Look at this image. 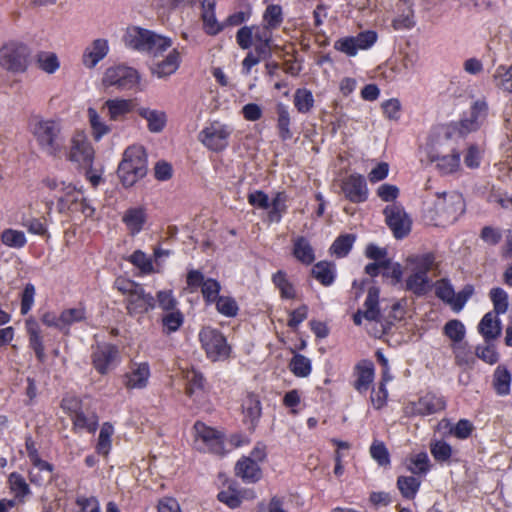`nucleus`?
Wrapping results in <instances>:
<instances>
[{
  "label": "nucleus",
  "instance_id": "f257e3e1",
  "mask_svg": "<svg viewBox=\"0 0 512 512\" xmlns=\"http://www.w3.org/2000/svg\"><path fill=\"white\" fill-rule=\"evenodd\" d=\"M283 21L282 8L270 4L263 14V25L243 26L236 33V43L243 50H250L242 61L241 73L248 76L251 69L271 56L272 30Z\"/></svg>",
  "mask_w": 512,
  "mask_h": 512
},
{
  "label": "nucleus",
  "instance_id": "f03ea898",
  "mask_svg": "<svg viewBox=\"0 0 512 512\" xmlns=\"http://www.w3.org/2000/svg\"><path fill=\"white\" fill-rule=\"evenodd\" d=\"M465 210L461 194L452 192L436 193L432 200L425 202L424 216L435 226L454 223Z\"/></svg>",
  "mask_w": 512,
  "mask_h": 512
},
{
  "label": "nucleus",
  "instance_id": "7ed1b4c3",
  "mask_svg": "<svg viewBox=\"0 0 512 512\" xmlns=\"http://www.w3.org/2000/svg\"><path fill=\"white\" fill-rule=\"evenodd\" d=\"M28 130L46 155L58 157L63 152L65 138L59 121L35 116L29 120Z\"/></svg>",
  "mask_w": 512,
  "mask_h": 512
},
{
  "label": "nucleus",
  "instance_id": "20e7f679",
  "mask_svg": "<svg viewBox=\"0 0 512 512\" xmlns=\"http://www.w3.org/2000/svg\"><path fill=\"white\" fill-rule=\"evenodd\" d=\"M114 287L124 296L125 308L131 317L141 318L156 307L155 297L134 280L118 277Z\"/></svg>",
  "mask_w": 512,
  "mask_h": 512
},
{
  "label": "nucleus",
  "instance_id": "39448f33",
  "mask_svg": "<svg viewBox=\"0 0 512 512\" xmlns=\"http://www.w3.org/2000/svg\"><path fill=\"white\" fill-rule=\"evenodd\" d=\"M433 266L434 256L430 253L409 256L405 263V270L409 274L405 281V289L416 296L427 294L432 286L428 272Z\"/></svg>",
  "mask_w": 512,
  "mask_h": 512
},
{
  "label": "nucleus",
  "instance_id": "423d86ee",
  "mask_svg": "<svg viewBox=\"0 0 512 512\" xmlns=\"http://www.w3.org/2000/svg\"><path fill=\"white\" fill-rule=\"evenodd\" d=\"M125 45L131 49L148 52L157 56L171 47L170 38L160 36L153 31L138 26H130L123 36Z\"/></svg>",
  "mask_w": 512,
  "mask_h": 512
},
{
  "label": "nucleus",
  "instance_id": "0eeeda50",
  "mask_svg": "<svg viewBox=\"0 0 512 512\" xmlns=\"http://www.w3.org/2000/svg\"><path fill=\"white\" fill-rule=\"evenodd\" d=\"M118 176L125 187H131L147 174V155L142 146L132 145L125 149L118 166Z\"/></svg>",
  "mask_w": 512,
  "mask_h": 512
},
{
  "label": "nucleus",
  "instance_id": "6e6552de",
  "mask_svg": "<svg viewBox=\"0 0 512 512\" xmlns=\"http://www.w3.org/2000/svg\"><path fill=\"white\" fill-rule=\"evenodd\" d=\"M198 337L201 348L210 361H225L230 357L232 348L228 344L225 335L217 328L210 326L203 327Z\"/></svg>",
  "mask_w": 512,
  "mask_h": 512
},
{
  "label": "nucleus",
  "instance_id": "1a4fd4ad",
  "mask_svg": "<svg viewBox=\"0 0 512 512\" xmlns=\"http://www.w3.org/2000/svg\"><path fill=\"white\" fill-rule=\"evenodd\" d=\"M30 47L20 41H9L0 48V66L12 73H24L29 65Z\"/></svg>",
  "mask_w": 512,
  "mask_h": 512
},
{
  "label": "nucleus",
  "instance_id": "9d476101",
  "mask_svg": "<svg viewBox=\"0 0 512 512\" xmlns=\"http://www.w3.org/2000/svg\"><path fill=\"white\" fill-rule=\"evenodd\" d=\"M195 444L197 449L215 455L225 454L224 434L202 421L193 425Z\"/></svg>",
  "mask_w": 512,
  "mask_h": 512
},
{
  "label": "nucleus",
  "instance_id": "9b49d317",
  "mask_svg": "<svg viewBox=\"0 0 512 512\" xmlns=\"http://www.w3.org/2000/svg\"><path fill=\"white\" fill-rule=\"evenodd\" d=\"M90 358L93 368L102 376L115 370L121 363L118 346L107 342L97 344L92 349Z\"/></svg>",
  "mask_w": 512,
  "mask_h": 512
},
{
  "label": "nucleus",
  "instance_id": "f8f14e48",
  "mask_svg": "<svg viewBox=\"0 0 512 512\" xmlns=\"http://www.w3.org/2000/svg\"><path fill=\"white\" fill-rule=\"evenodd\" d=\"M232 133L233 129L229 125L213 121L199 132L198 140L208 150L222 152L228 147Z\"/></svg>",
  "mask_w": 512,
  "mask_h": 512
},
{
  "label": "nucleus",
  "instance_id": "ddd939ff",
  "mask_svg": "<svg viewBox=\"0 0 512 512\" xmlns=\"http://www.w3.org/2000/svg\"><path fill=\"white\" fill-rule=\"evenodd\" d=\"M247 201L255 208L269 210L268 221L271 223L280 222L286 209L284 193H277L270 202L265 192L262 190H254L247 195Z\"/></svg>",
  "mask_w": 512,
  "mask_h": 512
},
{
  "label": "nucleus",
  "instance_id": "4468645a",
  "mask_svg": "<svg viewBox=\"0 0 512 512\" xmlns=\"http://www.w3.org/2000/svg\"><path fill=\"white\" fill-rule=\"evenodd\" d=\"M95 150L87 134L78 130L75 131L70 140L69 151L66 159L80 166L92 165L94 163Z\"/></svg>",
  "mask_w": 512,
  "mask_h": 512
},
{
  "label": "nucleus",
  "instance_id": "2eb2a0df",
  "mask_svg": "<svg viewBox=\"0 0 512 512\" xmlns=\"http://www.w3.org/2000/svg\"><path fill=\"white\" fill-rule=\"evenodd\" d=\"M137 70L127 66L110 67L106 70L103 82L106 86H116L122 90H130L139 83Z\"/></svg>",
  "mask_w": 512,
  "mask_h": 512
},
{
  "label": "nucleus",
  "instance_id": "dca6fc26",
  "mask_svg": "<svg viewBox=\"0 0 512 512\" xmlns=\"http://www.w3.org/2000/svg\"><path fill=\"white\" fill-rule=\"evenodd\" d=\"M151 367L149 362H131L129 370L122 376V384L128 391L143 390L149 385Z\"/></svg>",
  "mask_w": 512,
  "mask_h": 512
},
{
  "label": "nucleus",
  "instance_id": "f3484780",
  "mask_svg": "<svg viewBox=\"0 0 512 512\" xmlns=\"http://www.w3.org/2000/svg\"><path fill=\"white\" fill-rule=\"evenodd\" d=\"M57 209L60 213L81 212L85 218H92L96 211L88 199L79 197L76 190L67 191L63 197H60L57 201Z\"/></svg>",
  "mask_w": 512,
  "mask_h": 512
},
{
  "label": "nucleus",
  "instance_id": "a211bd4d",
  "mask_svg": "<svg viewBox=\"0 0 512 512\" xmlns=\"http://www.w3.org/2000/svg\"><path fill=\"white\" fill-rule=\"evenodd\" d=\"M384 214L386 223L396 238L401 239L410 232L411 221L401 206L388 205L384 209Z\"/></svg>",
  "mask_w": 512,
  "mask_h": 512
},
{
  "label": "nucleus",
  "instance_id": "6ab92c4d",
  "mask_svg": "<svg viewBox=\"0 0 512 512\" xmlns=\"http://www.w3.org/2000/svg\"><path fill=\"white\" fill-rule=\"evenodd\" d=\"M445 405V401L442 397L432 393H427L420 397L418 401L411 402L406 407V413L426 416L442 411L445 408Z\"/></svg>",
  "mask_w": 512,
  "mask_h": 512
},
{
  "label": "nucleus",
  "instance_id": "aec40b11",
  "mask_svg": "<svg viewBox=\"0 0 512 512\" xmlns=\"http://www.w3.org/2000/svg\"><path fill=\"white\" fill-rule=\"evenodd\" d=\"M243 422L249 430H254L262 415L260 398L253 392H248L242 400Z\"/></svg>",
  "mask_w": 512,
  "mask_h": 512
},
{
  "label": "nucleus",
  "instance_id": "412c9836",
  "mask_svg": "<svg viewBox=\"0 0 512 512\" xmlns=\"http://www.w3.org/2000/svg\"><path fill=\"white\" fill-rule=\"evenodd\" d=\"M342 191L346 198L354 203H361L367 199V185L361 175H350L342 183Z\"/></svg>",
  "mask_w": 512,
  "mask_h": 512
},
{
  "label": "nucleus",
  "instance_id": "4be33fe9",
  "mask_svg": "<svg viewBox=\"0 0 512 512\" xmlns=\"http://www.w3.org/2000/svg\"><path fill=\"white\" fill-rule=\"evenodd\" d=\"M147 220V209L142 205L128 208L122 216V222L131 236L138 235L143 230Z\"/></svg>",
  "mask_w": 512,
  "mask_h": 512
},
{
  "label": "nucleus",
  "instance_id": "5701e85b",
  "mask_svg": "<svg viewBox=\"0 0 512 512\" xmlns=\"http://www.w3.org/2000/svg\"><path fill=\"white\" fill-rule=\"evenodd\" d=\"M109 52L108 40L98 38L87 46L82 55V63L87 68H94L101 60H103Z\"/></svg>",
  "mask_w": 512,
  "mask_h": 512
},
{
  "label": "nucleus",
  "instance_id": "b1692460",
  "mask_svg": "<svg viewBox=\"0 0 512 512\" xmlns=\"http://www.w3.org/2000/svg\"><path fill=\"white\" fill-rule=\"evenodd\" d=\"M215 7V0H203L201 2V19L203 22V29L205 33L210 36L218 35L225 29L223 22L219 23L216 19Z\"/></svg>",
  "mask_w": 512,
  "mask_h": 512
},
{
  "label": "nucleus",
  "instance_id": "393cba45",
  "mask_svg": "<svg viewBox=\"0 0 512 512\" xmlns=\"http://www.w3.org/2000/svg\"><path fill=\"white\" fill-rule=\"evenodd\" d=\"M25 327L28 334L29 347L33 350L36 359L40 363H43L46 359V354L41 329L38 323L32 318L25 321Z\"/></svg>",
  "mask_w": 512,
  "mask_h": 512
},
{
  "label": "nucleus",
  "instance_id": "a878e982",
  "mask_svg": "<svg viewBox=\"0 0 512 512\" xmlns=\"http://www.w3.org/2000/svg\"><path fill=\"white\" fill-rule=\"evenodd\" d=\"M235 474L245 483H257L262 478V470L253 458L243 456L235 465Z\"/></svg>",
  "mask_w": 512,
  "mask_h": 512
},
{
  "label": "nucleus",
  "instance_id": "bb28decb",
  "mask_svg": "<svg viewBox=\"0 0 512 512\" xmlns=\"http://www.w3.org/2000/svg\"><path fill=\"white\" fill-rule=\"evenodd\" d=\"M488 114V104L484 98L476 100L470 111V116L461 121V129L465 132L475 131L483 123Z\"/></svg>",
  "mask_w": 512,
  "mask_h": 512
},
{
  "label": "nucleus",
  "instance_id": "cd10ccee",
  "mask_svg": "<svg viewBox=\"0 0 512 512\" xmlns=\"http://www.w3.org/2000/svg\"><path fill=\"white\" fill-rule=\"evenodd\" d=\"M87 310L83 303H79L78 306L72 308H66L60 313V322L62 325V333L64 335L70 334V328L74 324L82 323L87 320Z\"/></svg>",
  "mask_w": 512,
  "mask_h": 512
},
{
  "label": "nucleus",
  "instance_id": "c85d7f7f",
  "mask_svg": "<svg viewBox=\"0 0 512 512\" xmlns=\"http://www.w3.org/2000/svg\"><path fill=\"white\" fill-rule=\"evenodd\" d=\"M431 162L436 163V168L443 175H449L457 172L461 166V154L453 149L450 154L430 156Z\"/></svg>",
  "mask_w": 512,
  "mask_h": 512
},
{
  "label": "nucleus",
  "instance_id": "c756f323",
  "mask_svg": "<svg viewBox=\"0 0 512 512\" xmlns=\"http://www.w3.org/2000/svg\"><path fill=\"white\" fill-rule=\"evenodd\" d=\"M478 330L485 342L497 339L501 335V323L498 314L486 313L478 325Z\"/></svg>",
  "mask_w": 512,
  "mask_h": 512
},
{
  "label": "nucleus",
  "instance_id": "7c9ffc66",
  "mask_svg": "<svg viewBox=\"0 0 512 512\" xmlns=\"http://www.w3.org/2000/svg\"><path fill=\"white\" fill-rule=\"evenodd\" d=\"M181 56L177 49H173L162 61L158 62L152 69L158 78L172 75L180 66Z\"/></svg>",
  "mask_w": 512,
  "mask_h": 512
},
{
  "label": "nucleus",
  "instance_id": "2f4dec72",
  "mask_svg": "<svg viewBox=\"0 0 512 512\" xmlns=\"http://www.w3.org/2000/svg\"><path fill=\"white\" fill-rule=\"evenodd\" d=\"M109 118L113 121L122 120L135 108V103L131 99H109L105 102Z\"/></svg>",
  "mask_w": 512,
  "mask_h": 512
},
{
  "label": "nucleus",
  "instance_id": "473e14b6",
  "mask_svg": "<svg viewBox=\"0 0 512 512\" xmlns=\"http://www.w3.org/2000/svg\"><path fill=\"white\" fill-rule=\"evenodd\" d=\"M70 419L72 421V430L74 432L86 430L89 433H94L99 426V419L96 413L86 415L83 409L70 417Z\"/></svg>",
  "mask_w": 512,
  "mask_h": 512
},
{
  "label": "nucleus",
  "instance_id": "72a5a7b5",
  "mask_svg": "<svg viewBox=\"0 0 512 512\" xmlns=\"http://www.w3.org/2000/svg\"><path fill=\"white\" fill-rule=\"evenodd\" d=\"M293 255L300 263L306 266L312 264L316 259L314 248L304 237H298L295 240Z\"/></svg>",
  "mask_w": 512,
  "mask_h": 512
},
{
  "label": "nucleus",
  "instance_id": "f704fd0d",
  "mask_svg": "<svg viewBox=\"0 0 512 512\" xmlns=\"http://www.w3.org/2000/svg\"><path fill=\"white\" fill-rule=\"evenodd\" d=\"M378 302L379 289L372 286L368 289L367 297L363 304V318L368 321H379L380 311L378 308Z\"/></svg>",
  "mask_w": 512,
  "mask_h": 512
},
{
  "label": "nucleus",
  "instance_id": "c9c22d12",
  "mask_svg": "<svg viewBox=\"0 0 512 512\" xmlns=\"http://www.w3.org/2000/svg\"><path fill=\"white\" fill-rule=\"evenodd\" d=\"M493 85L504 93H512V64L499 65L492 74Z\"/></svg>",
  "mask_w": 512,
  "mask_h": 512
},
{
  "label": "nucleus",
  "instance_id": "e433bc0d",
  "mask_svg": "<svg viewBox=\"0 0 512 512\" xmlns=\"http://www.w3.org/2000/svg\"><path fill=\"white\" fill-rule=\"evenodd\" d=\"M138 114L147 121L150 132L159 133L166 125V114L163 111L140 108Z\"/></svg>",
  "mask_w": 512,
  "mask_h": 512
},
{
  "label": "nucleus",
  "instance_id": "4c0bfd02",
  "mask_svg": "<svg viewBox=\"0 0 512 512\" xmlns=\"http://www.w3.org/2000/svg\"><path fill=\"white\" fill-rule=\"evenodd\" d=\"M7 483L11 493L14 494L15 498L19 501H23L26 496L31 494L28 483L26 482L25 478L18 472H12L8 476Z\"/></svg>",
  "mask_w": 512,
  "mask_h": 512
},
{
  "label": "nucleus",
  "instance_id": "58836bf2",
  "mask_svg": "<svg viewBox=\"0 0 512 512\" xmlns=\"http://www.w3.org/2000/svg\"><path fill=\"white\" fill-rule=\"evenodd\" d=\"M217 500L225 504L230 509L239 508L242 504L243 497L241 492L237 490L234 482L229 483L226 489L221 490L217 494Z\"/></svg>",
  "mask_w": 512,
  "mask_h": 512
},
{
  "label": "nucleus",
  "instance_id": "ea45409f",
  "mask_svg": "<svg viewBox=\"0 0 512 512\" xmlns=\"http://www.w3.org/2000/svg\"><path fill=\"white\" fill-rule=\"evenodd\" d=\"M357 378L354 382L355 389L360 393L368 391L374 379V368L371 363L357 366Z\"/></svg>",
  "mask_w": 512,
  "mask_h": 512
},
{
  "label": "nucleus",
  "instance_id": "a19ab883",
  "mask_svg": "<svg viewBox=\"0 0 512 512\" xmlns=\"http://www.w3.org/2000/svg\"><path fill=\"white\" fill-rule=\"evenodd\" d=\"M127 261L138 268L141 275H150L155 272L152 259L140 249L129 255Z\"/></svg>",
  "mask_w": 512,
  "mask_h": 512
},
{
  "label": "nucleus",
  "instance_id": "79ce46f5",
  "mask_svg": "<svg viewBox=\"0 0 512 512\" xmlns=\"http://www.w3.org/2000/svg\"><path fill=\"white\" fill-rule=\"evenodd\" d=\"M36 63L38 68L47 74H54L60 68V61L54 52H38Z\"/></svg>",
  "mask_w": 512,
  "mask_h": 512
},
{
  "label": "nucleus",
  "instance_id": "37998d69",
  "mask_svg": "<svg viewBox=\"0 0 512 512\" xmlns=\"http://www.w3.org/2000/svg\"><path fill=\"white\" fill-rule=\"evenodd\" d=\"M312 275L322 285L329 286L335 278L334 266L330 262L320 261L312 268Z\"/></svg>",
  "mask_w": 512,
  "mask_h": 512
},
{
  "label": "nucleus",
  "instance_id": "c03bdc74",
  "mask_svg": "<svg viewBox=\"0 0 512 512\" xmlns=\"http://www.w3.org/2000/svg\"><path fill=\"white\" fill-rule=\"evenodd\" d=\"M114 433L113 425L105 422L99 432L96 451L98 454L107 456L112 447V435Z\"/></svg>",
  "mask_w": 512,
  "mask_h": 512
},
{
  "label": "nucleus",
  "instance_id": "a18cd8bd",
  "mask_svg": "<svg viewBox=\"0 0 512 512\" xmlns=\"http://www.w3.org/2000/svg\"><path fill=\"white\" fill-rule=\"evenodd\" d=\"M1 242L10 248L20 249L27 244V239L23 231L7 228L1 233Z\"/></svg>",
  "mask_w": 512,
  "mask_h": 512
},
{
  "label": "nucleus",
  "instance_id": "49530a36",
  "mask_svg": "<svg viewBox=\"0 0 512 512\" xmlns=\"http://www.w3.org/2000/svg\"><path fill=\"white\" fill-rule=\"evenodd\" d=\"M161 322L163 332L166 334H171L179 330V328L183 325L184 315L179 309L169 311L162 316Z\"/></svg>",
  "mask_w": 512,
  "mask_h": 512
},
{
  "label": "nucleus",
  "instance_id": "de8ad7c7",
  "mask_svg": "<svg viewBox=\"0 0 512 512\" xmlns=\"http://www.w3.org/2000/svg\"><path fill=\"white\" fill-rule=\"evenodd\" d=\"M511 374L503 367L498 366L493 375V385L499 395H507L510 392Z\"/></svg>",
  "mask_w": 512,
  "mask_h": 512
},
{
  "label": "nucleus",
  "instance_id": "09e8293b",
  "mask_svg": "<svg viewBox=\"0 0 512 512\" xmlns=\"http://www.w3.org/2000/svg\"><path fill=\"white\" fill-rule=\"evenodd\" d=\"M312 370L311 360L301 354L294 353L290 359V371L297 377H307Z\"/></svg>",
  "mask_w": 512,
  "mask_h": 512
},
{
  "label": "nucleus",
  "instance_id": "8fccbe9b",
  "mask_svg": "<svg viewBox=\"0 0 512 512\" xmlns=\"http://www.w3.org/2000/svg\"><path fill=\"white\" fill-rule=\"evenodd\" d=\"M28 233L45 237H49L48 227L45 223L44 218H36V217H23L20 223Z\"/></svg>",
  "mask_w": 512,
  "mask_h": 512
},
{
  "label": "nucleus",
  "instance_id": "3c124183",
  "mask_svg": "<svg viewBox=\"0 0 512 512\" xmlns=\"http://www.w3.org/2000/svg\"><path fill=\"white\" fill-rule=\"evenodd\" d=\"M397 487L403 497L413 499L419 490L420 481L413 476H400L397 479Z\"/></svg>",
  "mask_w": 512,
  "mask_h": 512
},
{
  "label": "nucleus",
  "instance_id": "603ef678",
  "mask_svg": "<svg viewBox=\"0 0 512 512\" xmlns=\"http://www.w3.org/2000/svg\"><path fill=\"white\" fill-rule=\"evenodd\" d=\"M187 387L186 393L191 396L196 392H203L206 385V379L203 374L195 369H191L186 373Z\"/></svg>",
  "mask_w": 512,
  "mask_h": 512
},
{
  "label": "nucleus",
  "instance_id": "864d4df0",
  "mask_svg": "<svg viewBox=\"0 0 512 512\" xmlns=\"http://www.w3.org/2000/svg\"><path fill=\"white\" fill-rule=\"evenodd\" d=\"M354 242L355 236L352 234L339 236L330 248L331 254L338 258L345 257L350 252Z\"/></svg>",
  "mask_w": 512,
  "mask_h": 512
},
{
  "label": "nucleus",
  "instance_id": "5fc2aeb1",
  "mask_svg": "<svg viewBox=\"0 0 512 512\" xmlns=\"http://www.w3.org/2000/svg\"><path fill=\"white\" fill-rule=\"evenodd\" d=\"M216 310L225 317H235L238 314L239 307L236 300L230 296H219L214 302Z\"/></svg>",
  "mask_w": 512,
  "mask_h": 512
},
{
  "label": "nucleus",
  "instance_id": "6e6d98bb",
  "mask_svg": "<svg viewBox=\"0 0 512 512\" xmlns=\"http://www.w3.org/2000/svg\"><path fill=\"white\" fill-rule=\"evenodd\" d=\"M88 117L92 135L96 141H99L105 134L110 132V127L101 121L100 116L94 108L88 109Z\"/></svg>",
  "mask_w": 512,
  "mask_h": 512
},
{
  "label": "nucleus",
  "instance_id": "4d7b16f0",
  "mask_svg": "<svg viewBox=\"0 0 512 512\" xmlns=\"http://www.w3.org/2000/svg\"><path fill=\"white\" fill-rule=\"evenodd\" d=\"M221 284L214 278H207L201 288V293L206 304H213L220 296Z\"/></svg>",
  "mask_w": 512,
  "mask_h": 512
},
{
  "label": "nucleus",
  "instance_id": "13d9d810",
  "mask_svg": "<svg viewBox=\"0 0 512 512\" xmlns=\"http://www.w3.org/2000/svg\"><path fill=\"white\" fill-rule=\"evenodd\" d=\"M429 463L428 455L425 452H422L410 458L407 468L412 474L422 475L429 471Z\"/></svg>",
  "mask_w": 512,
  "mask_h": 512
},
{
  "label": "nucleus",
  "instance_id": "bf43d9fd",
  "mask_svg": "<svg viewBox=\"0 0 512 512\" xmlns=\"http://www.w3.org/2000/svg\"><path fill=\"white\" fill-rule=\"evenodd\" d=\"M444 334L452 340L454 343L461 342L465 337V326L463 323L457 319H453L448 321L444 328H443Z\"/></svg>",
  "mask_w": 512,
  "mask_h": 512
},
{
  "label": "nucleus",
  "instance_id": "052dcab7",
  "mask_svg": "<svg viewBox=\"0 0 512 512\" xmlns=\"http://www.w3.org/2000/svg\"><path fill=\"white\" fill-rule=\"evenodd\" d=\"M314 103L312 93L307 89H298L294 95V105L301 113L308 112Z\"/></svg>",
  "mask_w": 512,
  "mask_h": 512
},
{
  "label": "nucleus",
  "instance_id": "680f3d73",
  "mask_svg": "<svg viewBox=\"0 0 512 512\" xmlns=\"http://www.w3.org/2000/svg\"><path fill=\"white\" fill-rule=\"evenodd\" d=\"M155 301L159 307L166 313L178 309V301L174 297L172 290H160L156 293Z\"/></svg>",
  "mask_w": 512,
  "mask_h": 512
},
{
  "label": "nucleus",
  "instance_id": "e2e57ef3",
  "mask_svg": "<svg viewBox=\"0 0 512 512\" xmlns=\"http://www.w3.org/2000/svg\"><path fill=\"white\" fill-rule=\"evenodd\" d=\"M383 276L392 279V284L396 285L402 282V266L397 262L390 260L382 261Z\"/></svg>",
  "mask_w": 512,
  "mask_h": 512
},
{
  "label": "nucleus",
  "instance_id": "0e129e2a",
  "mask_svg": "<svg viewBox=\"0 0 512 512\" xmlns=\"http://www.w3.org/2000/svg\"><path fill=\"white\" fill-rule=\"evenodd\" d=\"M475 354L479 359L490 365L497 363L499 360V354L491 342H486L485 346L478 345Z\"/></svg>",
  "mask_w": 512,
  "mask_h": 512
},
{
  "label": "nucleus",
  "instance_id": "69168bd1",
  "mask_svg": "<svg viewBox=\"0 0 512 512\" xmlns=\"http://www.w3.org/2000/svg\"><path fill=\"white\" fill-rule=\"evenodd\" d=\"M490 298L494 305L496 314H504L508 309V295L502 288H493L490 291Z\"/></svg>",
  "mask_w": 512,
  "mask_h": 512
},
{
  "label": "nucleus",
  "instance_id": "338daca9",
  "mask_svg": "<svg viewBox=\"0 0 512 512\" xmlns=\"http://www.w3.org/2000/svg\"><path fill=\"white\" fill-rule=\"evenodd\" d=\"M275 113L277 114L278 128L280 136L283 140L288 138V109L285 104L280 101L276 102Z\"/></svg>",
  "mask_w": 512,
  "mask_h": 512
},
{
  "label": "nucleus",
  "instance_id": "774afa93",
  "mask_svg": "<svg viewBox=\"0 0 512 512\" xmlns=\"http://www.w3.org/2000/svg\"><path fill=\"white\" fill-rule=\"evenodd\" d=\"M60 407L70 418L83 409V403L79 397L67 394L62 398Z\"/></svg>",
  "mask_w": 512,
  "mask_h": 512
}]
</instances>
